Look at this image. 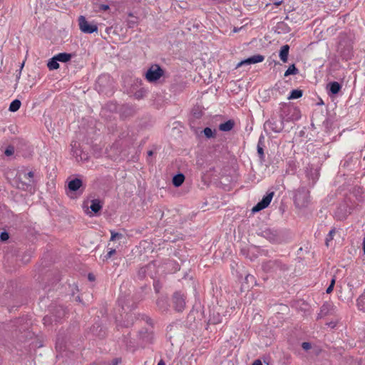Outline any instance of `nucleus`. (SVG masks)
Listing matches in <instances>:
<instances>
[{
  "label": "nucleus",
  "mask_w": 365,
  "mask_h": 365,
  "mask_svg": "<svg viewBox=\"0 0 365 365\" xmlns=\"http://www.w3.org/2000/svg\"><path fill=\"white\" fill-rule=\"evenodd\" d=\"M293 200L296 207L302 209L308 207L311 202L309 190L305 186H301L293 191Z\"/></svg>",
  "instance_id": "1"
},
{
  "label": "nucleus",
  "mask_w": 365,
  "mask_h": 365,
  "mask_svg": "<svg viewBox=\"0 0 365 365\" xmlns=\"http://www.w3.org/2000/svg\"><path fill=\"white\" fill-rule=\"evenodd\" d=\"M284 117L282 114L277 116L272 115L269 119L264 123V128L267 133H279L284 129Z\"/></svg>",
  "instance_id": "2"
},
{
  "label": "nucleus",
  "mask_w": 365,
  "mask_h": 365,
  "mask_svg": "<svg viewBox=\"0 0 365 365\" xmlns=\"http://www.w3.org/2000/svg\"><path fill=\"white\" fill-rule=\"evenodd\" d=\"M264 272L270 274H281L287 270L288 267L279 260H269L262 264Z\"/></svg>",
  "instance_id": "3"
},
{
  "label": "nucleus",
  "mask_w": 365,
  "mask_h": 365,
  "mask_svg": "<svg viewBox=\"0 0 365 365\" xmlns=\"http://www.w3.org/2000/svg\"><path fill=\"white\" fill-rule=\"evenodd\" d=\"M138 343L141 346L151 344L155 341V334L152 329L144 328L139 331Z\"/></svg>",
  "instance_id": "4"
},
{
  "label": "nucleus",
  "mask_w": 365,
  "mask_h": 365,
  "mask_svg": "<svg viewBox=\"0 0 365 365\" xmlns=\"http://www.w3.org/2000/svg\"><path fill=\"white\" fill-rule=\"evenodd\" d=\"M164 74V71L158 64L152 65L145 73V78L149 82H155Z\"/></svg>",
  "instance_id": "5"
},
{
  "label": "nucleus",
  "mask_w": 365,
  "mask_h": 365,
  "mask_svg": "<svg viewBox=\"0 0 365 365\" xmlns=\"http://www.w3.org/2000/svg\"><path fill=\"white\" fill-rule=\"evenodd\" d=\"M78 24L83 33L93 34L98 31L97 25L89 23L83 16H80L78 18Z\"/></svg>",
  "instance_id": "6"
},
{
  "label": "nucleus",
  "mask_w": 365,
  "mask_h": 365,
  "mask_svg": "<svg viewBox=\"0 0 365 365\" xmlns=\"http://www.w3.org/2000/svg\"><path fill=\"white\" fill-rule=\"evenodd\" d=\"M273 196L274 192L267 193V195L263 197L262 200H260L255 206L252 207V212L254 213L257 212L268 207L272 201Z\"/></svg>",
  "instance_id": "7"
},
{
  "label": "nucleus",
  "mask_w": 365,
  "mask_h": 365,
  "mask_svg": "<svg viewBox=\"0 0 365 365\" xmlns=\"http://www.w3.org/2000/svg\"><path fill=\"white\" fill-rule=\"evenodd\" d=\"M173 307L177 312H182L185 307V297L180 292H175L173 297Z\"/></svg>",
  "instance_id": "8"
},
{
  "label": "nucleus",
  "mask_w": 365,
  "mask_h": 365,
  "mask_svg": "<svg viewBox=\"0 0 365 365\" xmlns=\"http://www.w3.org/2000/svg\"><path fill=\"white\" fill-rule=\"evenodd\" d=\"M34 173L33 171L25 173L24 178L28 180V182L20 181L18 184V187L24 190H31L34 184Z\"/></svg>",
  "instance_id": "9"
},
{
  "label": "nucleus",
  "mask_w": 365,
  "mask_h": 365,
  "mask_svg": "<svg viewBox=\"0 0 365 365\" xmlns=\"http://www.w3.org/2000/svg\"><path fill=\"white\" fill-rule=\"evenodd\" d=\"M264 59V56L260 54L254 55L252 56H250L247 58V59H245L240 63H237L236 68H239L244 65H250L254 64L257 63H259L263 61Z\"/></svg>",
  "instance_id": "10"
},
{
  "label": "nucleus",
  "mask_w": 365,
  "mask_h": 365,
  "mask_svg": "<svg viewBox=\"0 0 365 365\" xmlns=\"http://www.w3.org/2000/svg\"><path fill=\"white\" fill-rule=\"evenodd\" d=\"M264 59V56L260 54L254 55L252 56H250L247 58V59H245L240 63H237L236 68H239L244 65H250L254 64L257 63H259L263 61Z\"/></svg>",
  "instance_id": "11"
},
{
  "label": "nucleus",
  "mask_w": 365,
  "mask_h": 365,
  "mask_svg": "<svg viewBox=\"0 0 365 365\" xmlns=\"http://www.w3.org/2000/svg\"><path fill=\"white\" fill-rule=\"evenodd\" d=\"M306 175L309 180H312V185H314L319 178V173L317 168H314L312 165H309L306 169Z\"/></svg>",
  "instance_id": "12"
},
{
  "label": "nucleus",
  "mask_w": 365,
  "mask_h": 365,
  "mask_svg": "<svg viewBox=\"0 0 365 365\" xmlns=\"http://www.w3.org/2000/svg\"><path fill=\"white\" fill-rule=\"evenodd\" d=\"M66 314V309L63 306H56L53 310L52 316L55 322H58L61 319L65 317Z\"/></svg>",
  "instance_id": "13"
},
{
  "label": "nucleus",
  "mask_w": 365,
  "mask_h": 365,
  "mask_svg": "<svg viewBox=\"0 0 365 365\" xmlns=\"http://www.w3.org/2000/svg\"><path fill=\"white\" fill-rule=\"evenodd\" d=\"M121 115L123 118L133 116L135 113V109L130 105H123L120 110Z\"/></svg>",
  "instance_id": "14"
},
{
  "label": "nucleus",
  "mask_w": 365,
  "mask_h": 365,
  "mask_svg": "<svg viewBox=\"0 0 365 365\" xmlns=\"http://www.w3.org/2000/svg\"><path fill=\"white\" fill-rule=\"evenodd\" d=\"M83 182L79 178H75L68 182V187L70 191L76 192L82 186Z\"/></svg>",
  "instance_id": "15"
},
{
  "label": "nucleus",
  "mask_w": 365,
  "mask_h": 365,
  "mask_svg": "<svg viewBox=\"0 0 365 365\" xmlns=\"http://www.w3.org/2000/svg\"><path fill=\"white\" fill-rule=\"evenodd\" d=\"M103 207V202L99 199H94L91 201L90 209L94 214L98 213Z\"/></svg>",
  "instance_id": "16"
},
{
  "label": "nucleus",
  "mask_w": 365,
  "mask_h": 365,
  "mask_svg": "<svg viewBox=\"0 0 365 365\" xmlns=\"http://www.w3.org/2000/svg\"><path fill=\"white\" fill-rule=\"evenodd\" d=\"M222 317L219 312H210L208 322L212 324H218L222 322Z\"/></svg>",
  "instance_id": "17"
},
{
  "label": "nucleus",
  "mask_w": 365,
  "mask_h": 365,
  "mask_svg": "<svg viewBox=\"0 0 365 365\" xmlns=\"http://www.w3.org/2000/svg\"><path fill=\"white\" fill-rule=\"evenodd\" d=\"M235 125V123L233 120H228L219 125V130L224 132L230 131L234 128Z\"/></svg>",
  "instance_id": "18"
},
{
  "label": "nucleus",
  "mask_w": 365,
  "mask_h": 365,
  "mask_svg": "<svg viewBox=\"0 0 365 365\" xmlns=\"http://www.w3.org/2000/svg\"><path fill=\"white\" fill-rule=\"evenodd\" d=\"M264 136L261 135L259 138L257 149V153L261 160H264Z\"/></svg>",
  "instance_id": "19"
},
{
  "label": "nucleus",
  "mask_w": 365,
  "mask_h": 365,
  "mask_svg": "<svg viewBox=\"0 0 365 365\" xmlns=\"http://www.w3.org/2000/svg\"><path fill=\"white\" fill-rule=\"evenodd\" d=\"M289 51V46L287 44L281 47L279 51V58L284 63H286L288 60Z\"/></svg>",
  "instance_id": "20"
},
{
  "label": "nucleus",
  "mask_w": 365,
  "mask_h": 365,
  "mask_svg": "<svg viewBox=\"0 0 365 365\" xmlns=\"http://www.w3.org/2000/svg\"><path fill=\"white\" fill-rule=\"evenodd\" d=\"M329 91L331 94L336 95L339 93L341 89V86L336 81H332L328 84Z\"/></svg>",
  "instance_id": "21"
},
{
  "label": "nucleus",
  "mask_w": 365,
  "mask_h": 365,
  "mask_svg": "<svg viewBox=\"0 0 365 365\" xmlns=\"http://www.w3.org/2000/svg\"><path fill=\"white\" fill-rule=\"evenodd\" d=\"M185 180V175L182 173H178L173 178V184L175 187H180Z\"/></svg>",
  "instance_id": "22"
},
{
  "label": "nucleus",
  "mask_w": 365,
  "mask_h": 365,
  "mask_svg": "<svg viewBox=\"0 0 365 365\" xmlns=\"http://www.w3.org/2000/svg\"><path fill=\"white\" fill-rule=\"evenodd\" d=\"M156 304L159 310L163 312L168 309V304L167 299L165 298H159L156 302Z\"/></svg>",
  "instance_id": "23"
},
{
  "label": "nucleus",
  "mask_w": 365,
  "mask_h": 365,
  "mask_svg": "<svg viewBox=\"0 0 365 365\" xmlns=\"http://www.w3.org/2000/svg\"><path fill=\"white\" fill-rule=\"evenodd\" d=\"M55 56L56 60L63 63H66L69 61L72 58V55L71 53H60L56 55Z\"/></svg>",
  "instance_id": "24"
},
{
  "label": "nucleus",
  "mask_w": 365,
  "mask_h": 365,
  "mask_svg": "<svg viewBox=\"0 0 365 365\" xmlns=\"http://www.w3.org/2000/svg\"><path fill=\"white\" fill-rule=\"evenodd\" d=\"M58 60L56 59V56H54L53 58H51L48 63L47 66L49 68V70H56L59 68V63H58Z\"/></svg>",
  "instance_id": "25"
},
{
  "label": "nucleus",
  "mask_w": 365,
  "mask_h": 365,
  "mask_svg": "<svg viewBox=\"0 0 365 365\" xmlns=\"http://www.w3.org/2000/svg\"><path fill=\"white\" fill-rule=\"evenodd\" d=\"M303 95V91L300 89L292 90L288 96L289 100L298 99Z\"/></svg>",
  "instance_id": "26"
},
{
  "label": "nucleus",
  "mask_w": 365,
  "mask_h": 365,
  "mask_svg": "<svg viewBox=\"0 0 365 365\" xmlns=\"http://www.w3.org/2000/svg\"><path fill=\"white\" fill-rule=\"evenodd\" d=\"M21 105V101L18 99H15L11 103L9 110L11 112H16L20 108Z\"/></svg>",
  "instance_id": "27"
},
{
  "label": "nucleus",
  "mask_w": 365,
  "mask_h": 365,
  "mask_svg": "<svg viewBox=\"0 0 365 365\" xmlns=\"http://www.w3.org/2000/svg\"><path fill=\"white\" fill-rule=\"evenodd\" d=\"M298 72H299V71H298L297 68L295 66L294 64H292L289 66L287 70L285 71L284 76H288L289 75H296L298 73Z\"/></svg>",
  "instance_id": "28"
},
{
  "label": "nucleus",
  "mask_w": 365,
  "mask_h": 365,
  "mask_svg": "<svg viewBox=\"0 0 365 365\" xmlns=\"http://www.w3.org/2000/svg\"><path fill=\"white\" fill-rule=\"evenodd\" d=\"M152 264H148L145 267H141L138 271V276L140 278L144 277L146 275L147 272L153 267Z\"/></svg>",
  "instance_id": "29"
},
{
  "label": "nucleus",
  "mask_w": 365,
  "mask_h": 365,
  "mask_svg": "<svg viewBox=\"0 0 365 365\" xmlns=\"http://www.w3.org/2000/svg\"><path fill=\"white\" fill-rule=\"evenodd\" d=\"M94 9L97 12L107 11L109 9V6L107 4H98L97 3H94Z\"/></svg>",
  "instance_id": "30"
},
{
  "label": "nucleus",
  "mask_w": 365,
  "mask_h": 365,
  "mask_svg": "<svg viewBox=\"0 0 365 365\" xmlns=\"http://www.w3.org/2000/svg\"><path fill=\"white\" fill-rule=\"evenodd\" d=\"M202 132H203L204 135H205V137L207 138H215V130H212L209 127H206L205 128H204Z\"/></svg>",
  "instance_id": "31"
},
{
  "label": "nucleus",
  "mask_w": 365,
  "mask_h": 365,
  "mask_svg": "<svg viewBox=\"0 0 365 365\" xmlns=\"http://www.w3.org/2000/svg\"><path fill=\"white\" fill-rule=\"evenodd\" d=\"M335 233H336V230L334 228H333L329 231V234L327 235L326 239H325V244H326L327 247L329 246V242L333 240L334 235H335Z\"/></svg>",
  "instance_id": "32"
},
{
  "label": "nucleus",
  "mask_w": 365,
  "mask_h": 365,
  "mask_svg": "<svg viewBox=\"0 0 365 365\" xmlns=\"http://www.w3.org/2000/svg\"><path fill=\"white\" fill-rule=\"evenodd\" d=\"M357 306L360 310L365 311V296L361 295L358 298Z\"/></svg>",
  "instance_id": "33"
},
{
  "label": "nucleus",
  "mask_w": 365,
  "mask_h": 365,
  "mask_svg": "<svg viewBox=\"0 0 365 365\" xmlns=\"http://www.w3.org/2000/svg\"><path fill=\"white\" fill-rule=\"evenodd\" d=\"M331 307V304L329 303L324 304L320 309L321 314L322 315H327L328 312H329Z\"/></svg>",
  "instance_id": "34"
},
{
  "label": "nucleus",
  "mask_w": 365,
  "mask_h": 365,
  "mask_svg": "<svg viewBox=\"0 0 365 365\" xmlns=\"http://www.w3.org/2000/svg\"><path fill=\"white\" fill-rule=\"evenodd\" d=\"M335 282H336V277L333 276V277L330 282V284L329 285V287L327 288V290H326V292L327 294H330L333 291Z\"/></svg>",
  "instance_id": "35"
},
{
  "label": "nucleus",
  "mask_w": 365,
  "mask_h": 365,
  "mask_svg": "<svg viewBox=\"0 0 365 365\" xmlns=\"http://www.w3.org/2000/svg\"><path fill=\"white\" fill-rule=\"evenodd\" d=\"M138 24V21L136 19H128L127 21V26L128 28L130 29H133L135 28Z\"/></svg>",
  "instance_id": "36"
},
{
  "label": "nucleus",
  "mask_w": 365,
  "mask_h": 365,
  "mask_svg": "<svg viewBox=\"0 0 365 365\" xmlns=\"http://www.w3.org/2000/svg\"><path fill=\"white\" fill-rule=\"evenodd\" d=\"M111 237L110 240H115L117 239H120L123 237V235L121 233L115 232V231H110Z\"/></svg>",
  "instance_id": "37"
},
{
  "label": "nucleus",
  "mask_w": 365,
  "mask_h": 365,
  "mask_svg": "<svg viewBox=\"0 0 365 365\" xmlns=\"http://www.w3.org/2000/svg\"><path fill=\"white\" fill-rule=\"evenodd\" d=\"M9 238V234L6 231L0 233V242H5Z\"/></svg>",
  "instance_id": "38"
},
{
  "label": "nucleus",
  "mask_w": 365,
  "mask_h": 365,
  "mask_svg": "<svg viewBox=\"0 0 365 365\" xmlns=\"http://www.w3.org/2000/svg\"><path fill=\"white\" fill-rule=\"evenodd\" d=\"M52 320H53V316L52 315L51 316L46 315L43 319V324L46 326L51 324L52 323Z\"/></svg>",
  "instance_id": "39"
},
{
  "label": "nucleus",
  "mask_w": 365,
  "mask_h": 365,
  "mask_svg": "<svg viewBox=\"0 0 365 365\" xmlns=\"http://www.w3.org/2000/svg\"><path fill=\"white\" fill-rule=\"evenodd\" d=\"M125 317L128 319H130V321H128L125 322L124 325L125 327H129L130 325H132L133 324V317L132 314H127Z\"/></svg>",
  "instance_id": "40"
},
{
  "label": "nucleus",
  "mask_w": 365,
  "mask_h": 365,
  "mask_svg": "<svg viewBox=\"0 0 365 365\" xmlns=\"http://www.w3.org/2000/svg\"><path fill=\"white\" fill-rule=\"evenodd\" d=\"M14 152V148H13V147H11V146H9V147H7V148H6V149L5 150L4 153H5V155H6V156H10V155H13Z\"/></svg>",
  "instance_id": "41"
},
{
  "label": "nucleus",
  "mask_w": 365,
  "mask_h": 365,
  "mask_svg": "<svg viewBox=\"0 0 365 365\" xmlns=\"http://www.w3.org/2000/svg\"><path fill=\"white\" fill-rule=\"evenodd\" d=\"M141 319L145 321L148 324H150L151 326L153 325V321H152L151 318H150L149 317L143 314L141 316Z\"/></svg>",
  "instance_id": "42"
},
{
  "label": "nucleus",
  "mask_w": 365,
  "mask_h": 365,
  "mask_svg": "<svg viewBox=\"0 0 365 365\" xmlns=\"http://www.w3.org/2000/svg\"><path fill=\"white\" fill-rule=\"evenodd\" d=\"M302 347L304 350H309L312 348V345L309 342H303L302 344Z\"/></svg>",
  "instance_id": "43"
},
{
  "label": "nucleus",
  "mask_w": 365,
  "mask_h": 365,
  "mask_svg": "<svg viewBox=\"0 0 365 365\" xmlns=\"http://www.w3.org/2000/svg\"><path fill=\"white\" fill-rule=\"evenodd\" d=\"M115 252V250L114 249H111L105 256V258L106 259L111 257V256Z\"/></svg>",
  "instance_id": "44"
},
{
  "label": "nucleus",
  "mask_w": 365,
  "mask_h": 365,
  "mask_svg": "<svg viewBox=\"0 0 365 365\" xmlns=\"http://www.w3.org/2000/svg\"><path fill=\"white\" fill-rule=\"evenodd\" d=\"M134 96L135 97V98L140 99L143 97V92L141 91H139L135 93Z\"/></svg>",
  "instance_id": "45"
},
{
  "label": "nucleus",
  "mask_w": 365,
  "mask_h": 365,
  "mask_svg": "<svg viewBox=\"0 0 365 365\" xmlns=\"http://www.w3.org/2000/svg\"><path fill=\"white\" fill-rule=\"evenodd\" d=\"M120 359L116 358V359H114L112 361V362H111V364H110V365H118V363H120Z\"/></svg>",
  "instance_id": "46"
},
{
  "label": "nucleus",
  "mask_w": 365,
  "mask_h": 365,
  "mask_svg": "<svg viewBox=\"0 0 365 365\" xmlns=\"http://www.w3.org/2000/svg\"><path fill=\"white\" fill-rule=\"evenodd\" d=\"M88 279L90 280V281H94L95 280V276L93 274H88Z\"/></svg>",
  "instance_id": "47"
},
{
  "label": "nucleus",
  "mask_w": 365,
  "mask_h": 365,
  "mask_svg": "<svg viewBox=\"0 0 365 365\" xmlns=\"http://www.w3.org/2000/svg\"><path fill=\"white\" fill-rule=\"evenodd\" d=\"M264 233L266 237H269L268 235L271 234V231L269 230H267L264 232Z\"/></svg>",
  "instance_id": "48"
},
{
  "label": "nucleus",
  "mask_w": 365,
  "mask_h": 365,
  "mask_svg": "<svg viewBox=\"0 0 365 365\" xmlns=\"http://www.w3.org/2000/svg\"><path fill=\"white\" fill-rule=\"evenodd\" d=\"M252 365H262V364L259 360H256Z\"/></svg>",
  "instance_id": "49"
},
{
  "label": "nucleus",
  "mask_w": 365,
  "mask_h": 365,
  "mask_svg": "<svg viewBox=\"0 0 365 365\" xmlns=\"http://www.w3.org/2000/svg\"><path fill=\"white\" fill-rule=\"evenodd\" d=\"M285 24L283 22H281L278 24L277 27L278 29H282V26H284Z\"/></svg>",
  "instance_id": "50"
},
{
  "label": "nucleus",
  "mask_w": 365,
  "mask_h": 365,
  "mask_svg": "<svg viewBox=\"0 0 365 365\" xmlns=\"http://www.w3.org/2000/svg\"><path fill=\"white\" fill-rule=\"evenodd\" d=\"M158 365H165V363L163 359H160L158 363Z\"/></svg>",
  "instance_id": "51"
},
{
  "label": "nucleus",
  "mask_w": 365,
  "mask_h": 365,
  "mask_svg": "<svg viewBox=\"0 0 365 365\" xmlns=\"http://www.w3.org/2000/svg\"><path fill=\"white\" fill-rule=\"evenodd\" d=\"M363 251H364V254L365 255V242L363 241Z\"/></svg>",
  "instance_id": "52"
},
{
  "label": "nucleus",
  "mask_w": 365,
  "mask_h": 365,
  "mask_svg": "<svg viewBox=\"0 0 365 365\" xmlns=\"http://www.w3.org/2000/svg\"><path fill=\"white\" fill-rule=\"evenodd\" d=\"M282 109H284L285 108H288L286 103L282 104Z\"/></svg>",
  "instance_id": "53"
},
{
  "label": "nucleus",
  "mask_w": 365,
  "mask_h": 365,
  "mask_svg": "<svg viewBox=\"0 0 365 365\" xmlns=\"http://www.w3.org/2000/svg\"><path fill=\"white\" fill-rule=\"evenodd\" d=\"M153 154V152L152 150H149V151L148 152V155L149 156H151Z\"/></svg>",
  "instance_id": "54"
},
{
  "label": "nucleus",
  "mask_w": 365,
  "mask_h": 365,
  "mask_svg": "<svg viewBox=\"0 0 365 365\" xmlns=\"http://www.w3.org/2000/svg\"><path fill=\"white\" fill-rule=\"evenodd\" d=\"M281 4H282V1H278V2H276V3H275V4H276L277 6H279V5H280Z\"/></svg>",
  "instance_id": "55"
},
{
  "label": "nucleus",
  "mask_w": 365,
  "mask_h": 365,
  "mask_svg": "<svg viewBox=\"0 0 365 365\" xmlns=\"http://www.w3.org/2000/svg\"><path fill=\"white\" fill-rule=\"evenodd\" d=\"M24 65V63H22L21 66V68H20V71L22 69L23 66Z\"/></svg>",
  "instance_id": "56"
},
{
  "label": "nucleus",
  "mask_w": 365,
  "mask_h": 365,
  "mask_svg": "<svg viewBox=\"0 0 365 365\" xmlns=\"http://www.w3.org/2000/svg\"><path fill=\"white\" fill-rule=\"evenodd\" d=\"M1 331H2V329H1V327L0 326V336L1 335Z\"/></svg>",
  "instance_id": "57"
},
{
  "label": "nucleus",
  "mask_w": 365,
  "mask_h": 365,
  "mask_svg": "<svg viewBox=\"0 0 365 365\" xmlns=\"http://www.w3.org/2000/svg\"><path fill=\"white\" fill-rule=\"evenodd\" d=\"M237 31H238V29H234V31H235V32H237Z\"/></svg>",
  "instance_id": "58"
},
{
  "label": "nucleus",
  "mask_w": 365,
  "mask_h": 365,
  "mask_svg": "<svg viewBox=\"0 0 365 365\" xmlns=\"http://www.w3.org/2000/svg\"><path fill=\"white\" fill-rule=\"evenodd\" d=\"M269 239H270L271 240H274V237H272V238L269 237Z\"/></svg>",
  "instance_id": "59"
},
{
  "label": "nucleus",
  "mask_w": 365,
  "mask_h": 365,
  "mask_svg": "<svg viewBox=\"0 0 365 365\" xmlns=\"http://www.w3.org/2000/svg\"><path fill=\"white\" fill-rule=\"evenodd\" d=\"M363 241L365 242V236H364V238Z\"/></svg>",
  "instance_id": "60"
}]
</instances>
